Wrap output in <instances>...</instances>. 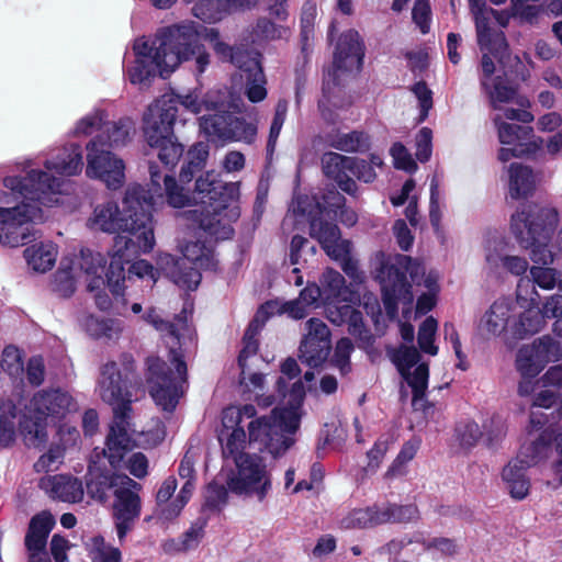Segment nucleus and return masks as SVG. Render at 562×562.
I'll return each mask as SVG.
<instances>
[{
    "label": "nucleus",
    "instance_id": "46",
    "mask_svg": "<svg viewBox=\"0 0 562 562\" xmlns=\"http://www.w3.org/2000/svg\"><path fill=\"white\" fill-rule=\"evenodd\" d=\"M77 278L78 276L74 268L61 262V267L54 274L52 289L59 296L69 297L76 290Z\"/></svg>",
    "mask_w": 562,
    "mask_h": 562
},
{
    "label": "nucleus",
    "instance_id": "50",
    "mask_svg": "<svg viewBox=\"0 0 562 562\" xmlns=\"http://www.w3.org/2000/svg\"><path fill=\"white\" fill-rule=\"evenodd\" d=\"M348 333L356 337L358 340V346L360 348L367 349L371 347L374 342V337L371 331L364 326L362 313L357 310H352L348 321Z\"/></svg>",
    "mask_w": 562,
    "mask_h": 562
},
{
    "label": "nucleus",
    "instance_id": "52",
    "mask_svg": "<svg viewBox=\"0 0 562 562\" xmlns=\"http://www.w3.org/2000/svg\"><path fill=\"white\" fill-rule=\"evenodd\" d=\"M106 116L103 110H95L87 114L77 122L72 134L75 136H89L95 132L102 133Z\"/></svg>",
    "mask_w": 562,
    "mask_h": 562
},
{
    "label": "nucleus",
    "instance_id": "53",
    "mask_svg": "<svg viewBox=\"0 0 562 562\" xmlns=\"http://www.w3.org/2000/svg\"><path fill=\"white\" fill-rule=\"evenodd\" d=\"M327 299L346 300V281L345 278L334 269H327L321 280Z\"/></svg>",
    "mask_w": 562,
    "mask_h": 562
},
{
    "label": "nucleus",
    "instance_id": "22",
    "mask_svg": "<svg viewBox=\"0 0 562 562\" xmlns=\"http://www.w3.org/2000/svg\"><path fill=\"white\" fill-rule=\"evenodd\" d=\"M484 260L485 269L494 276L506 272L515 277H521L529 268L528 260L525 257L507 254V243L499 235H493L485 240Z\"/></svg>",
    "mask_w": 562,
    "mask_h": 562
},
{
    "label": "nucleus",
    "instance_id": "9",
    "mask_svg": "<svg viewBox=\"0 0 562 562\" xmlns=\"http://www.w3.org/2000/svg\"><path fill=\"white\" fill-rule=\"evenodd\" d=\"M378 278L382 289V301L385 313L390 319L397 316V305L403 303L411 305L414 301L412 283L420 284L428 293L437 294L438 274L429 272L425 274V268L408 256L398 255L394 261L382 265Z\"/></svg>",
    "mask_w": 562,
    "mask_h": 562
},
{
    "label": "nucleus",
    "instance_id": "34",
    "mask_svg": "<svg viewBox=\"0 0 562 562\" xmlns=\"http://www.w3.org/2000/svg\"><path fill=\"white\" fill-rule=\"evenodd\" d=\"M561 318L562 317V295L553 294L547 299L542 307V316L538 312L528 311L521 314L517 331L520 335H533L538 333L542 325V318Z\"/></svg>",
    "mask_w": 562,
    "mask_h": 562
},
{
    "label": "nucleus",
    "instance_id": "16",
    "mask_svg": "<svg viewBox=\"0 0 562 562\" xmlns=\"http://www.w3.org/2000/svg\"><path fill=\"white\" fill-rule=\"evenodd\" d=\"M386 353L401 375L413 390V406L425 409V395L428 385V364L419 363L420 355L414 346L387 347Z\"/></svg>",
    "mask_w": 562,
    "mask_h": 562
},
{
    "label": "nucleus",
    "instance_id": "57",
    "mask_svg": "<svg viewBox=\"0 0 562 562\" xmlns=\"http://www.w3.org/2000/svg\"><path fill=\"white\" fill-rule=\"evenodd\" d=\"M213 49L221 59L229 60L234 66H236L237 69H239L240 66L246 63V60L254 56L247 50L234 48L222 41H216V43H214Z\"/></svg>",
    "mask_w": 562,
    "mask_h": 562
},
{
    "label": "nucleus",
    "instance_id": "18",
    "mask_svg": "<svg viewBox=\"0 0 562 562\" xmlns=\"http://www.w3.org/2000/svg\"><path fill=\"white\" fill-rule=\"evenodd\" d=\"M102 135H97L86 146L87 168L86 175L91 179H99L109 189H119L125 180V165L121 158L108 148L99 146Z\"/></svg>",
    "mask_w": 562,
    "mask_h": 562
},
{
    "label": "nucleus",
    "instance_id": "41",
    "mask_svg": "<svg viewBox=\"0 0 562 562\" xmlns=\"http://www.w3.org/2000/svg\"><path fill=\"white\" fill-rule=\"evenodd\" d=\"M497 127L498 139L504 145H518L525 147L530 137L531 128L521 126L515 123H507L503 121L502 115L497 114L493 119Z\"/></svg>",
    "mask_w": 562,
    "mask_h": 562
},
{
    "label": "nucleus",
    "instance_id": "62",
    "mask_svg": "<svg viewBox=\"0 0 562 562\" xmlns=\"http://www.w3.org/2000/svg\"><path fill=\"white\" fill-rule=\"evenodd\" d=\"M390 151L391 156L393 157L395 168L405 170L407 172H414L417 169L416 162L405 146L401 143H395L391 147Z\"/></svg>",
    "mask_w": 562,
    "mask_h": 562
},
{
    "label": "nucleus",
    "instance_id": "15",
    "mask_svg": "<svg viewBox=\"0 0 562 562\" xmlns=\"http://www.w3.org/2000/svg\"><path fill=\"white\" fill-rule=\"evenodd\" d=\"M105 450H108V439L103 449L95 448L93 450L86 475L88 495L101 503L106 502L111 494L115 496V490H121L123 485H130L134 488L139 486V483L128 475L116 473V470L112 468L110 470L105 467V460L111 465Z\"/></svg>",
    "mask_w": 562,
    "mask_h": 562
},
{
    "label": "nucleus",
    "instance_id": "40",
    "mask_svg": "<svg viewBox=\"0 0 562 562\" xmlns=\"http://www.w3.org/2000/svg\"><path fill=\"white\" fill-rule=\"evenodd\" d=\"M389 518H384L382 515V507L373 506L359 508L348 513L340 520V527L344 529L370 528L380 524H385V520Z\"/></svg>",
    "mask_w": 562,
    "mask_h": 562
},
{
    "label": "nucleus",
    "instance_id": "27",
    "mask_svg": "<svg viewBox=\"0 0 562 562\" xmlns=\"http://www.w3.org/2000/svg\"><path fill=\"white\" fill-rule=\"evenodd\" d=\"M38 486L49 497L67 503H77L83 498V487L77 477L57 474L40 480Z\"/></svg>",
    "mask_w": 562,
    "mask_h": 562
},
{
    "label": "nucleus",
    "instance_id": "64",
    "mask_svg": "<svg viewBox=\"0 0 562 562\" xmlns=\"http://www.w3.org/2000/svg\"><path fill=\"white\" fill-rule=\"evenodd\" d=\"M227 488L217 483H210L205 492L204 506L211 510L218 509L226 504Z\"/></svg>",
    "mask_w": 562,
    "mask_h": 562
},
{
    "label": "nucleus",
    "instance_id": "47",
    "mask_svg": "<svg viewBox=\"0 0 562 562\" xmlns=\"http://www.w3.org/2000/svg\"><path fill=\"white\" fill-rule=\"evenodd\" d=\"M206 526V520L204 518H199L195 520L191 527L183 533L182 540L180 542L170 541L165 546V550L169 551L172 547L177 551H187L198 547L201 539L204 535V528Z\"/></svg>",
    "mask_w": 562,
    "mask_h": 562
},
{
    "label": "nucleus",
    "instance_id": "12",
    "mask_svg": "<svg viewBox=\"0 0 562 562\" xmlns=\"http://www.w3.org/2000/svg\"><path fill=\"white\" fill-rule=\"evenodd\" d=\"M160 261L172 282L187 290H195L200 284V269L214 270L217 265L213 249L200 241L188 243L181 258L165 255Z\"/></svg>",
    "mask_w": 562,
    "mask_h": 562
},
{
    "label": "nucleus",
    "instance_id": "13",
    "mask_svg": "<svg viewBox=\"0 0 562 562\" xmlns=\"http://www.w3.org/2000/svg\"><path fill=\"white\" fill-rule=\"evenodd\" d=\"M234 462L236 470L226 481L227 488L238 496L263 503L272 490V476L263 460L257 454H244Z\"/></svg>",
    "mask_w": 562,
    "mask_h": 562
},
{
    "label": "nucleus",
    "instance_id": "21",
    "mask_svg": "<svg viewBox=\"0 0 562 562\" xmlns=\"http://www.w3.org/2000/svg\"><path fill=\"white\" fill-rule=\"evenodd\" d=\"M304 336L300 345V359L311 368L322 366L331 349L330 330L319 318L312 317L304 324Z\"/></svg>",
    "mask_w": 562,
    "mask_h": 562
},
{
    "label": "nucleus",
    "instance_id": "37",
    "mask_svg": "<svg viewBox=\"0 0 562 562\" xmlns=\"http://www.w3.org/2000/svg\"><path fill=\"white\" fill-rule=\"evenodd\" d=\"M82 326L92 338L104 340L119 339L124 329L123 323L120 319L100 318L94 315L85 316Z\"/></svg>",
    "mask_w": 562,
    "mask_h": 562
},
{
    "label": "nucleus",
    "instance_id": "58",
    "mask_svg": "<svg viewBox=\"0 0 562 562\" xmlns=\"http://www.w3.org/2000/svg\"><path fill=\"white\" fill-rule=\"evenodd\" d=\"M456 436L462 447L472 448L482 437V431L475 422L464 420L457 425Z\"/></svg>",
    "mask_w": 562,
    "mask_h": 562
},
{
    "label": "nucleus",
    "instance_id": "38",
    "mask_svg": "<svg viewBox=\"0 0 562 562\" xmlns=\"http://www.w3.org/2000/svg\"><path fill=\"white\" fill-rule=\"evenodd\" d=\"M24 257L34 271L45 272L56 262L57 247L50 241L34 244L24 250Z\"/></svg>",
    "mask_w": 562,
    "mask_h": 562
},
{
    "label": "nucleus",
    "instance_id": "11",
    "mask_svg": "<svg viewBox=\"0 0 562 562\" xmlns=\"http://www.w3.org/2000/svg\"><path fill=\"white\" fill-rule=\"evenodd\" d=\"M71 401V396L61 390L35 393L21 423L25 443L36 448L44 446L48 439V420L64 417L70 411Z\"/></svg>",
    "mask_w": 562,
    "mask_h": 562
},
{
    "label": "nucleus",
    "instance_id": "55",
    "mask_svg": "<svg viewBox=\"0 0 562 562\" xmlns=\"http://www.w3.org/2000/svg\"><path fill=\"white\" fill-rule=\"evenodd\" d=\"M288 109L289 102L285 99H280L276 105L274 115L270 126L269 138L267 143L268 153H273L276 148L278 137L286 119Z\"/></svg>",
    "mask_w": 562,
    "mask_h": 562
},
{
    "label": "nucleus",
    "instance_id": "32",
    "mask_svg": "<svg viewBox=\"0 0 562 562\" xmlns=\"http://www.w3.org/2000/svg\"><path fill=\"white\" fill-rule=\"evenodd\" d=\"M513 311L514 304L510 300H496L480 321L479 328L481 333L487 336H499L513 317Z\"/></svg>",
    "mask_w": 562,
    "mask_h": 562
},
{
    "label": "nucleus",
    "instance_id": "60",
    "mask_svg": "<svg viewBox=\"0 0 562 562\" xmlns=\"http://www.w3.org/2000/svg\"><path fill=\"white\" fill-rule=\"evenodd\" d=\"M272 302L277 303L278 306L274 307L273 310H268V318L273 314H288L290 317L294 319H302L308 313V307L300 299L286 301L283 303H279L277 301Z\"/></svg>",
    "mask_w": 562,
    "mask_h": 562
},
{
    "label": "nucleus",
    "instance_id": "25",
    "mask_svg": "<svg viewBox=\"0 0 562 562\" xmlns=\"http://www.w3.org/2000/svg\"><path fill=\"white\" fill-rule=\"evenodd\" d=\"M104 257L100 252H93L89 249H82L80 251V256L74 262H71L70 266L77 272L78 277L79 272L86 274L88 281L87 288L89 292H93L100 286L108 284V286L110 288L111 292L114 295L123 294L126 274L124 273V280L120 281L121 290L117 293H115L113 289L110 286L108 278L104 279L102 277V273L104 271ZM108 272L109 270L106 271L105 277H108Z\"/></svg>",
    "mask_w": 562,
    "mask_h": 562
},
{
    "label": "nucleus",
    "instance_id": "19",
    "mask_svg": "<svg viewBox=\"0 0 562 562\" xmlns=\"http://www.w3.org/2000/svg\"><path fill=\"white\" fill-rule=\"evenodd\" d=\"M143 486L139 483L138 488L130 485H123L121 490H115V496L112 504V520L120 544H123L127 535L135 528L142 514V498L139 492Z\"/></svg>",
    "mask_w": 562,
    "mask_h": 562
},
{
    "label": "nucleus",
    "instance_id": "28",
    "mask_svg": "<svg viewBox=\"0 0 562 562\" xmlns=\"http://www.w3.org/2000/svg\"><path fill=\"white\" fill-rule=\"evenodd\" d=\"M353 165L355 157L333 151L325 153L322 157V167L325 176L333 179L340 190L351 195L357 191V184L349 172Z\"/></svg>",
    "mask_w": 562,
    "mask_h": 562
},
{
    "label": "nucleus",
    "instance_id": "44",
    "mask_svg": "<svg viewBox=\"0 0 562 562\" xmlns=\"http://www.w3.org/2000/svg\"><path fill=\"white\" fill-rule=\"evenodd\" d=\"M481 85L488 94L494 110H502V103H509L516 98V89L506 83L501 77L494 80L492 87L485 79H481Z\"/></svg>",
    "mask_w": 562,
    "mask_h": 562
},
{
    "label": "nucleus",
    "instance_id": "36",
    "mask_svg": "<svg viewBox=\"0 0 562 562\" xmlns=\"http://www.w3.org/2000/svg\"><path fill=\"white\" fill-rule=\"evenodd\" d=\"M508 176L509 195L512 199L527 198L535 190L536 179L529 167L514 162L508 168Z\"/></svg>",
    "mask_w": 562,
    "mask_h": 562
},
{
    "label": "nucleus",
    "instance_id": "5",
    "mask_svg": "<svg viewBox=\"0 0 562 562\" xmlns=\"http://www.w3.org/2000/svg\"><path fill=\"white\" fill-rule=\"evenodd\" d=\"M178 104L193 114L215 106L210 94L201 99V90L195 88L187 93L164 94L149 105L144 115V137L151 154H156L164 169L171 171L183 155L184 148L173 134V124L178 113Z\"/></svg>",
    "mask_w": 562,
    "mask_h": 562
},
{
    "label": "nucleus",
    "instance_id": "43",
    "mask_svg": "<svg viewBox=\"0 0 562 562\" xmlns=\"http://www.w3.org/2000/svg\"><path fill=\"white\" fill-rule=\"evenodd\" d=\"M550 449V438L540 435L537 439L524 443L516 457L527 465H536L538 462L547 458Z\"/></svg>",
    "mask_w": 562,
    "mask_h": 562
},
{
    "label": "nucleus",
    "instance_id": "42",
    "mask_svg": "<svg viewBox=\"0 0 562 562\" xmlns=\"http://www.w3.org/2000/svg\"><path fill=\"white\" fill-rule=\"evenodd\" d=\"M327 143L330 147L347 153L364 151L369 148L368 136L358 131L329 134Z\"/></svg>",
    "mask_w": 562,
    "mask_h": 562
},
{
    "label": "nucleus",
    "instance_id": "20",
    "mask_svg": "<svg viewBox=\"0 0 562 562\" xmlns=\"http://www.w3.org/2000/svg\"><path fill=\"white\" fill-rule=\"evenodd\" d=\"M364 47L357 31L348 30L337 42L334 53L333 72L328 71L324 80V94L330 91V80L335 85L338 71H359L362 67Z\"/></svg>",
    "mask_w": 562,
    "mask_h": 562
},
{
    "label": "nucleus",
    "instance_id": "4",
    "mask_svg": "<svg viewBox=\"0 0 562 562\" xmlns=\"http://www.w3.org/2000/svg\"><path fill=\"white\" fill-rule=\"evenodd\" d=\"M144 319L158 330L164 337H170L179 344V351L170 348L172 360L176 363V375L167 372L166 362L158 357H148L146 360V381L149 394L156 405L165 412H173L180 397L184 394L187 383V364L184 358L195 349V331L188 322V311L184 307L173 322L160 317L155 308L148 310Z\"/></svg>",
    "mask_w": 562,
    "mask_h": 562
},
{
    "label": "nucleus",
    "instance_id": "7",
    "mask_svg": "<svg viewBox=\"0 0 562 562\" xmlns=\"http://www.w3.org/2000/svg\"><path fill=\"white\" fill-rule=\"evenodd\" d=\"M98 392L103 402L112 406L113 422L108 434V450L113 467L120 465L126 449L131 447L130 415L132 412V394L127 390L117 363L108 361L100 368Z\"/></svg>",
    "mask_w": 562,
    "mask_h": 562
},
{
    "label": "nucleus",
    "instance_id": "33",
    "mask_svg": "<svg viewBox=\"0 0 562 562\" xmlns=\"http://www.w3.org/2000/svg\"><path fill=\"white\" fill-rule=\"evenodd\" d=\"M58 436L61 445L53 443L49 450L40 457L34 463V470L36 472H48L57 469L58 464L63 461L66 447L76 443L79 438V431L75 427L64 425L59 427Z\"/></svg>",
    "mask_w": 562,
    "mask_h": 562
},
{
    "label": "nucleus",
    "instance_id": "26",
    "mask_svg": "<svg viewBox=\"0 0 562 562\" xmlns=\"http://www.w3.org/2000/svg\"><path fill=\"white\" fill-rule=\"evenodd\" d=\"M310 236L316 239L328 257H341L350 240L340 238L339 227L324 218L323 212L310 220Z\"/></svg>",
    "mask_w": 562,
    "mask_h": 562
},
{
    "label": "nucleus",
    "instance_id": "29",
    "mask_svg": "<svg viewBox=\"0 0 562 562\" xmlns=\"http://www.w3.org/2000/svg\"><path fill=\"white\" fill-rule=\"evenodd\" d=\"M193 3L192 14L207 23L220 21L229 11L250 8L257 0H186Z\"/></svg>",
    "mask_w": 562,
    "mask_h": 562
},
{
    "label": "nucleus",
    "instance_id": "30",
    "mask_svg": "<svg viewBox=\"0 0 562 562\" xmlns=\"http://www.w3.org/2000/svg\"><path fill=\"white\" fill-rule=\"evenodd\" d=\"M238 76L244 85V93L252 103L261 102L267 97V79L258 56L254 55L238 69Z\"/></svg>",
    "mask_w": 562,
    "mask_h": 562
},
{
    "label": "nucleus",
    "instance_id": "49",
    "mask_svg": "<svg viewBox=\"0 0 562 562\" xmlns=\"http://www.w3.org/2000/svg\"><path fill=\"white\" fill-rule=\"evenodd\" d=\"M420 441L418 439H412L405 442L398 452L397 457L386 471V477L393 479L405 474V465L413 460L419 449Z\"/></svg>",
    "mask_w": 562,
    "mask_h": 562
},
{
    "label": "nucleus",
    "instance_id": "10",
    "mask_svg": "<svg viewBox=\"0 0 562 562\" xmlns=\"http://www.w3.org/2000/svg\"><path fill=\"white\" fill-rule=\"evenodd\" d=\"M558 222V211L549 205L525 204L512 215L513 235L522 248L530 249L531 260L540 267L553 262L549 241Z\"/></svg>",
    "mask_w": 562,
    "mask_h": 562
},
{
    "label": "nucleus",
    "instance_id": "3",
    "mask_svg": "<svg viewBox=\"0 0 562 562\" xmlns=\"http://www.w3.org/2000/svg\"><path fill=\"white\" fill-rule=\"evenodd\" d=\"M133 49L136 58L127 76L131 83L142 87H147L157 75L166 78L182 61L192 58L195 59L198 75L210 65V54L200 43V33L193 22L161 29L154 38H137Z\"/></svg>",
    "mask_w": 562,
    "mask_h": 562
},
{
    "label": "nucleus",
    "instance_id": "48",
    "mask_svg": "<svg viewBox=\"0 0 562 562\" xmlns=\"http://www.w3.org/2000/svg\"><path fill=\"white\" fill-rule=\"evenodd\" d=\"M437 328L438 323L432 316L427 317L418 328V347L424 353L429 356L438 353V346L435 344Z\"/></svg>",
    "mask_w": 562,
    "mask_h": 562
},
{
    "label": "nucleus",
    "instance_id": "24",
    "mask_svg": "<svg viewBox=\"0 0 562 562\" xmlns=\"http://www.w3.org/2000/svg\"><path fill=\"white\" fill-rule=\"evenodd\" d=\"M558 344L549 336L538 338L530 345L519 348L516 357V368L525 379L539 374L551 360Z\"/></svg>",
    "mask_w": 562,
    "mask_h": 562
},
{
    "label": "nucleus",
    "instance_id": "2",
    "mask_svg": "<svg viewBox=\"0 0 562 562\" xmlns=\"http://www.w3.org/2000/svg\"><path fill=\"white\" fill-rule=\"evenodd\" d=\"M46 170H31L26 177H7L0 189V244L24 245L32 236L31 223L42 220L40 204L57 202L63 180L58 176H76L83 167L78 144L64 147L44 164Z\"/></svg>",
    "mask_w": 562,
    "mask_h": 562
},
{
    "label": "nucleus",
    "instance_id": "31",
    "mask_svg": "<svg viewBox=\"0 0 562 562\" xmlns=\"http://www.w3.org/2000/svg\"><path fill=\"white\" fill-rule=\"evenodd\" d=\"M278 304L273 302H267L258 310L254 319L248 325L245 335H244V347L238 356V366L240 368V383H245L246 379V360L255 356L258 350V340L256 336L263 327L266 321L268 319V310H273Z\"/></svg>",
    "mask_w": 562,
    "mask_h": 562
},
{
    "label": "nucleus",
    "instance_id": "63",
    "mask_svg": "<svg viewBox=\"0 0 562 562\" xmlns=\"http://www.w3.org/2000/svg\"><path fill=\"white\" fill-rule=\"evenodd\" d=\"M286 30L282 26H277L270 20L262 18L257 21L254 34L259 40H276L281 38Z\"/></svg>",
    "mask_w": 562,
    "mask_h": 562
},
{
    "label": "nucleus",
    "instance_id": "59",
    "mask_svg": "<svg viewBox=\"0 0 562 562\" xmlns=\"http://www.w3.org/2000/svg\"><path fill=\"white\" fill-rule=\"evenodd\" d=\"M353 349L355 347L352 341L347 337L339 339L336 344L334 352V362L342 374H346L350 371L349 359Z\"/></svg>",
    "mask_w": 562,
    "mask_h": 562
},
{
    "label": "nucleus",
    "instance_id": "61",
    "mask_svg": "<svg viewBox=\"0 0 562 562\" xmlns=\"http://www.w3.org/2000/svg\"><path fill=\"white\" fill-rule=\"evenodd\" d=\"M530 276L533 283L541 289L552 290L557 284L559 273L555 269L548 266H533L530 268Z\"/></svg>",
    "mask_w": 562,
    "mask_h": 562
},
{
    "label": "nucleus",
    "instance_id": "17",
    "mask_svg": "<svg viewBox=\"0 0 562 562\" xmlns=\"http://www.w3.org/2000/svg\"><path fill=\"white\" fill-rule=\"evenodd\" d=\"M257 409L252 404L226 407L222 413V428L218 431V441L225 459L236 461L247 446L248 432L245 431V418H254Z\"/></svg>",
    "mask_w": 562,
    "mask_h": 562
},
{
    "label": "nucleus",
    "instance_id": "45",
    "mask_svg": "<svg viewBox=\"0 0 562 562\" xmlns=\"http://www.w3.org/2000/svg\"><path fill=\"white\" fill-rule=\"evenodd\" d=\"M134 441L131 438V447L126 449V452H124L122 457V461L120 462V465L113 467L111 464V468L113 470H120V469H126L131 475L134 477L140 480L147 476L148 474V459L147 457L142 452H133L128 457L127 453L133 449Z\"/></svg>",
    "mask_w": 562,
    "mask_h": 562
},
{
    "label": "nucleus",
    "instance_id": "8",
    "mask_svg": "<svg viewBox=\"0 0 562 562\" xmlns=\"http://www.w3.org/2000/svg\"><path fill=\"white\" fill-rule=\"evenodd\" d=\"M304 395L301 381L292 385L291 397L293 403L286 407H276L268 416L257 415L249 418L247 424L249 443H259L273 457L283 454L294 443V435L301 423L300 406ZM248 420V418H245Z\"/></svg>",
    "mask_w": 562,
    "mask_h": 562
},
{
    "label": "nucleus",
    "instance_id": "51",
    "mask_svg": "<svg viewBox=\"0 0 562 562\" xmlns=\"http://www.w3.org/2000/svg\"><path fill=\"white\" fill-rule=\"evenodd\" d=\"M348 333L356 337L358 340V346L360 348L367 349L371 347L374 342V337L371 331L364 326L362 313L357 310H352L348 321Z\"/></svg>",
    "mask_w": 562,
    "mask_h": 562
},
{
    "label": "nucleus",
    "instance_id": "1",
    "mask_svg": "<svg viewBox=\"0 0 562 562\" xmlns=\"http://www.w3.org/2000/svg\"><path fill=\"white\" fill-rule=\"evenodd\" d=\"M209 145L200 142L190 147L181 167L179 184L176 179L155 161H149V187L128 186L123 199V212L113 201L99 204L89 218V226L105 233L121 232L114 237L108 281L115 293L124 280V263H131L140 252H148L155 246L151 209L167 203L175 209L190 204L191 196L184 183L201 172L209 158Z\"/></svg>",
    "mask_w": 562,
    "mask_h": 562
},
{
    "label": "nucleus",
    "instance_id": "14",
    "mask_svg": "<svg viewBox=\"0 0 562 562\" xmlns=\"http://www.w3.org/2000/svg\"><path fill=\"white\" fill-rule=\"evenodd\" d=\"M213 113L199 119L200 130L211 139L223 143L243 142L251 144L257 135V126L227 110L223 100H214Z\"/></svg>",
    "mask_w": 562,
    "mask_h": 562
},
{
    "label": "nucleus",
    "instance_id": "6",
    "mask_svg": "<svg viewBox=\"0 0 562 562\" xmlns=\"http://www.w3.org/2000/svg\"><path fill=\"white\" fill-rule=\"evenodd\" d=\"M194 192L203 205L190 210L189 217L216 240L229 239L232 224L240 216V182H224L218 172L210 170L195 179Z\"/></svg>",
    "mask_w": 562,
    "mask_h": 562
},
{
    "label": "nucleus",
    "instance_id": "39",
    "mask_svg": "<svg viewBox=\"0 0 562 562\" xmlns=\"http://www.w3.org/2000/svg\"><path fill=\"white\" fill-rule=\"evenodd\" d=\"M55 518L48 512H42L33 516L24 538L25 546L46 547L47 539L55 526Z\"/></svg>",
    "mask_w": 562,
    "mask_h": 562
},
{
    "label": "nucleus",
    "instance_id": "23",
    "mask_svg": "<svg viewBox=\"0 0 562 562\" xmlns=\"http://www.w3.org/2000/svg\"><path fill=\"white\" fill-rule=\"evenodd\" d=\"M470 11L474 18L477 44L481 50L492 52L496 57L503 58L507 48V42L502 31L490 26V16L497 11L488 9L485 0H469Z\"/></svg>",
    "mask_w": 562,
    "mask_h": 562
},
{
    "label": "nucleus",
    "instance_id": "56",
    "mask_svg": "<svg viewBox=\"0 0 562 562\" xmlns=\"http://www.w3.org/2000/svg\"><path fill=\"white\" fill-rule=\"evenodd\" d=\"M382 515L384 518H389L385 522H408L418 518V508L413 505H389L382 507Z\"/></svg>",
    "mask_w": 562,
    "mask_h": 562
},
{
    "label": "nucleus",
    "instance_id": "54",
    "mask_svg": "<svg viewBox=\"0 0 562 562\" xmlns=\"http://www.w3.org/2000/svg\"><path fill=\"white\" fill-rule=\"evenodd\" d=\"M194 484L192 480H187L183 486L181 487L179 494L177 495L176 499L172 501L170 505H167L165 508L161 509L160 519H175L181 513L186 504L189 502L190 497L192 496Z\"/></svg>",
    "mask_w": 562,
    "mask_h": 562
},
{
    "label": "nucleus",
    "instance_id": "35",
    "mask_svg": "<svg viewBox=\"0 0 562 562\" xmlns=\"http://www.w3.org/2000/svg\"><path fill=\"white\" fill-rule=\"evenodd\" d=\"M135 134V124L128 117L120 119L116 122H108L103 125L102 133L98 135H102V140L99 146L108 148H117L125 146Z\"/></svg>",
    "mask_w": 562,
    "mask_h": 562
}]
</instances>
